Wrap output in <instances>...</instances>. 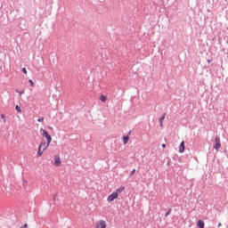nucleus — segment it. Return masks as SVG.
<instances>
[{
	"instance_id": "f257e3e1",
	"label": "nucleus",
	"mask_w": 228,
	"mask_h": 228,
	"mask_svg": "<svg viewBox=\"0 0 228 228\" xmlns=\"http://www.w3.org/2000/svg\"><path fill=\"white\" fill-rule=\"evenodd\" d=\"M51 145V143L45 142L44 140L41 141L39 146H38V151H37V157L40 158L42 154H44V151H47V148Z\"/></svg>"
},
{
	"instance_id": "f03ea898",
	"label": "nucleus",
	"mask_w": 228,
	"mask_h": 228,
	"mask_svg": "<svg viewBox=\"0 0 228 228\" xmlns=\"http://www.w3.org/2000/svg\"><path fill=\"white\" fill-rule=\"evenodd\" d=\"M40 133H42L43 136H45V138H46V142L48 143H51V142H53V137H51L49 133H47V131H45L44 128L40 129Z\"/></svg>"
},
{
	"instance_id": "7ed1b4c3",
	"label": "nucleus",
	"mask_w": 228,
	"mask_h": 228,
	"mask_svg": "<svg viewBox=\"0 0 228 228\" xmlns=\"http://www.w3.org/2000/svg\"><path fill=\"white\" fill-rule=\"evenodd\" d=\"M220 147H222V143L220 142V137L216 136L215 139L214 149H216V151H218Z\"/></svg>"
},
{
	"instance_id": "20e7f679",
	"label": "nucleus",
	"mask_w": 228,
	"mask_h": 228,
	"mask_svg": "<svg viewBox=\"0 0 228 228\" xmlns=\"http://www.w3.org/2000/svg\"><path fill=\"white\" fill-rule=\"evenodd\" d=\"M116 199H118V196L117 193L112 192L110 195H109V197L107 198V201L108 202H113V200H115Z\"/></svg>"
},
{
	"instance_id": "39448f33",
	"label": "nucleus",
	"mask_w": 228,
	"mask_h": 228,
	"mask_svg": "<svg viewBox=\"0 0 228 228\" xmlns=\"http://www.w3.org/2000/svg\"><path fill=\"white\" fill-rule=\"evenodd\" d=\"M96 228H106V221L100 220L96 223Z\"/></svg>"
},
{
	"instance_id": "423d86ee",
	"label": "nucleus",
	"mask_w": 228,
	"mask_h": 228,
	"mask_svg": "<svg viewBox=\"0 0 228 228\" xmlns=\"http://www.w3.org/2000/svg\"><path fill=\"white\" fill-rule=\"evenodd\" d=\"M61 165V159L60 157H55L54 159V166L55 167H60Z\"/></svg>"
},
{
	"instance_id": "0eeeda50",
	"label": "nucleus",
	"mask_w": 228,
	"mask_h": 228,
	"mask_svg": "<svg viewBox=\"0 0 228 228\" xmlns=\"http://www.w3.org/2000/svg\"><path fill=\"white\" fill-rule=\"evenodd\" d=\"M184 149H185V146H184V141H183L179 146V152L181 154H183V152H184Z\"/></svg>"
},
{
	"instance_id": "6e6552de",
	"label": "nucleus",
	"mask_w": 228,
	"mask_h": 228,
	"mask_svg": "<svg viewBox=\"0 0 228 228\" xmlns=\"http://www.w3.org/2000/svg\"><path fill=\"white\" fill-rule=\"evenodd\" d=\"M131 134V131L128 133V135L123 136L124 145H126L127 142H129V135Z\"/></svg>"
},
{
	"instance_id": "1a4fd4ad",
	"label": "nucleus",
	"mask_w": 228,
	"mask_h": 228,
	"mask_svg": "<svg viewBox=\"0 0 228 228\" xmlns=\"http://www.w3.org/2000/svg\"><path fill=\"white\" fill-rule=\"evenodd\" d=\"M125 188H126V187H119V188H118V189L116 190V191H114V193H117V195H118H118H120V193L124 191Z\"/></svg>"
},
{
	"instance_id": "9d476101",
	"label": "nucleus",
	"mask_w": 228,
	"mask_h": 228,
	"mask_svg": "<svg viewBox=\"0 0 228 228\" xmlns=\"http://www.w3.org/2000/svg\"><path fill=\"white\" fill-rule=\"evenodd\" d=\"M204 225H205L204 221L199 220V221L197 222V226H198L199 228H204Z\"/></svg>"
},
{
	"instance_id": "9b49d317",
	"label": "nucleus",
	"mask_w": 228,
	"mask_h": 228,
	"mask_svg": "<svg viewBox=\"0 0 228 228\" xmlns=\"http://www.w3.org/2000/svg\"><path fill=\"white\" fill-rule=\"evenodd\" d=\"M167 117V113H164L161 118H159L160 122V127H163V120H165V118Z\"/></svg>"
},
{
	"instance_id": "f8f14e48",
	"label": "nucleus",
	"mask_w": 228,
	"mask_h": 228,
	"mask_svg": "<svg viewBox=\"0 0 228 228\" xmlns=\"http://www.w3.org/2000/svg\"><path fill=\"white\" fill-rule=\"evenodd\" d=\"M100 101H102V102H106V101H108V97L102 94L100 97Z\"/></svg>"
},
{
	"instance_id": "ddd939ff",
	"label": "nucleus",
	"mask_w": 228,
	"mask_h": 228,
	"mask_svg": "<svg viewBox=\"0 0 228 228\" xmlns=\"http://www.w3.org/2000/svg\"><path fill=\"white\" fill-rule=\"evenodd\" d=\"M16 111H18V113H22V109H20V106L16 105Z\"/></svg>"
},
{
	"instance_id": "4468645a",
	"label": "nucleus",
	"mask_w": 228,
	"mask_h": 228,
	"mask_svg": "<svg viewBox=\"0 0 228 228\" xmlns=\"http://www.w3.org/2000/svg\"><path fill=\"white\" fill-rule=\"evenodd\" d=\"M1 118L4 119V122H6V117L4 116V114H1Z\"/></svg>"
},
{
	"instance_id": "2eb2a0df",
	"label": "nucleus",
	"mask_w": 228,
	"mask_h": 228,
	"mask_svg": "<svg viewBox=\"0 0 228 228\" xmlns=\"http://www.w3.org/2000/svg\"><path fill=\"white\" fill-rule=\"evenodd\" d=\"M28 83H30V86H35V83L33 82V80L29 79V80H28Z\"/></svg>"
},
{
	"instance_id": "dca6fc26",
	"label": "nucleus",
	"mask_w": 228,
	"mask_h": 228,
	"mask_svg": "<svg viewBox=\"0 0 228 228\" xmlns=\"http://www.w3.org/2000/svg\"><path fill=\"white\" fill-rule=\"evenodd\" d=\"M22 73H23V74H28V69H26V68H23V69H22Z\"/></svg>"
},
{
	"instance_id": "f3484780",
	"label": "nucleus",
	"mask_w": 228,
	"mask_h": 228,
	"mask_svg": "<svg viewBox=\"0 0 228 228\" xmlns=\"http://www.w3.org/2000/svg\"><path fill=\"white\" fill-rule=\"evenodd\" d=\"M134 172H136V169H133V170L130 172V175H134Z\"/></svg>"
},
{
	"instance_id": "a211bd4d",
	"label": "nucleus",
	"mask_w": 228,
	"mask_h": 228,
	"mask_svg": "<svg viewBox=\"0 0 228 228\" xmlns=\"http://www.w3.org/2000/svg\"><path fill=\"white\" fill-rule=\"evenodd\" d=\"M37 122H44V118H38Z\"/></svg>"
},
{
	"instance_id": "6ab92c4d",
	"label": "nucleus",
	"mask_w": 228,
	"mask_h": 228,
	"mask_svg": "<svg viewBox=\"0 0 228 228\" xmlns=\"http://www.w3.org/2000/svg\"><path fill=\"white\" fill-rule=\"evenodd\" d=\"M20 228H28V224H25L23 226H21Z\"/></svg>"
},
{
	"instance_id": "aec40b11",
	"label": "nucleus",
	"mask_w": 228,
	"mask_h": 228,
	"mask_svg": "<svg viewBox=\"0 0 228 228\" xmlns=\"http://www.w3.org/2000/svg\"><path fill=\"white\" fill-rule=\"evenodd\" d=\"M18 94H20V95H22V94H24V91L18 92Z\"/></svg>"
},
{
	"instance_id": "412c9836",
	"label": "nucleus",
	"mask_w": 228,
	"mask_h": 228,
	"mask_svg": "<svg viewBox=\"0 0 228 228\" xmlns=\"http://www.w3.org/2000/svg\"><path fill=\"white\" fill-rule=\"evenodd\" d=\"M167 147V144L163 143L162 144V149H165Z\"/></svg>"
},
{
	"instance_id": "4be33fe9",
	"label": "nucleus",
	"mask_w": 228,
	"mask_h": 228,
	"mask_svg": "<svg viewBox=\"0 0 228 228\" xmlns=\"http://www.w3.org/2000/svg\"><path fill=\"white\" fill-rule=\"evenodd\" d=\"M168 215H170V210L165 215V216H168Z\"/></svg>"
},
{
	"instance_id": "5701e85b",
	"label": "nucleus",
	"mask_w": 228,
	"mask_h": 228,
	"mask_svg": "<svg viewBox=\"0 0 228 228\" xmlns=\"http://www.w3.org/2000/svg\"><path fill=\"white\" fill-rule=\"evenodd\" d=\"M221 226H222V224H221V223H219V224H218V227H221Z\"/></svg>"
}]
</instances>
